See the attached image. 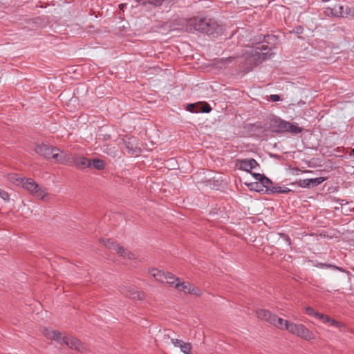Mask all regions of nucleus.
<instances>
[{"label": "nucleus", "mask_w": 354, "mask_h": 354, "mask_svg": "<svg viewBox=\"0 0 354 354\" xmlns=\"http://www.w3.org/2000/svg\"><path fill=\"white\" fill-rule=\"evenodd\" d=\"M277 40V37L274 35H263L261 42L270 44L272 46L268 47L265 44H257L256 46L246 50L242 56L244 62L243 69L248 72L262 62L271 59L274 54L270 53V50L274 48Z\"/></svg>", "instance_id": "obj_1"}, {"label": "nucleus", "mask_w": 354, "mask_h": 354, "mask_svg": "<svg viewBox=\"0 0 354 354\" xmlns=\"http://www.w3.org/2000/svg\"><path fill=\"white\" fill-rule=\"evenodd\" d=\"M186 30L198 31L215 38L222 34L223 27L214 19L196 16L187 20Z\"/></svg>", "instance_id": "obj_2"}, {"label": "nucleus", "mask_w": 354, "mask_h": 354, "mask_svg": "<svg viewBox=\"0 0 354 354\" xmlns=\"http://www.w3.org/2000/svg\"><path fill=\"white\" fill-rule=\"evenodd\" d=\"M306 312L308 315L313 316L320 319L323 323L328 324L329 325L338 328L340 330H342V328H344L345 327L343 323L339 322L335 319H333V318L330 317L326 315L316 312L315 309L310 306H308L306 308Z\"/></svg>", "instance_id": "obj_3"}, {"label": "nucleus", "mask_w": 354, "mask_h": 354, "mask_svg": "<svg viewBox=\"0 0 354 354\" xmlns=\"http://www.w3.org/2000/svg\"><path fill=\"white\" fill-rule=\"evenodd\" d=\"M268 125L270 131L277 133H284L286 120L276 115H272L269 119Z\"/></svg>", "instance_id": "obj_4"}, {"label": "nucleus", "mask_w": 354, "mask_h": 354, "mask_svg": "<svg viewBox=\"0 0 354 354\" xmlns=\"http://www.w3.org/2000/svg\"><path fill=\"white\" fill-rule=\"evenodd\" d=\"M153 277L157 280L162 283L166 282L170 286H174L177 282L180 281V279L176 277L174 274L170 272H157L153 274Z\"/></svg>", "instance_id": "obj_5"}, {"label": "nucleus", "mask_w": 354, "mask_h": 354, "mask_svg": "<svg viewBox=\"0 0 354 354\" xmlns=\"http://www.w3.org/2000/svg\"><path fill=\"white\" fill-rule=\"evenodd\" d=\"M187 110L192 113H209L212 111L210 105L204 102L188 104Z\"/></svg>", "instance_id": "obj_6"}, {"label": "nucleus", "mask_w": 354, "mask_h": 354, "mask_svg": "<svg viewBox=\"0 0 354 354\" xmlns=\"http://www.w3.org/2000/svg\"><path fill=\"white\" fill-rule=\"evenodd\" d=\"M53 153L51 158L54 159L57 162L64 165H70L71 153H66L59 149L54 147Z\"/></svg>", "instance_id": "obj_7"}, {"label": "nucleus", "mask_w": 354, "mask_h": 354, "mask_svg": "<svg viewBox=\"0 0 354 354\" xmlns=\"http://www.w3.org/2000/svg\"><path fill=\"white\" fill-rule=\"evenodd\" d=\"M61 344H66L70 348L74 349L79 352H82L85 349L82 343L79 339L73 337H63Z\"/></svg>", "instance_id": "obj_8"}, {"label": "nucleus", "mask_w": 354, "mask_h": 354, "mask_svg": "<svg viewBox=\"0 0 354 354\" xmlns=\"http://www.w3.org/2000/svg\"><path fill=\"white\" fill-rule=\"evenodd\" d=\"M136 138L135 137L126 136L123 139L122 145L131 154H137L140 151V149L137 147Z\"/></svg>", "instance_id": "obj_9"}, {"label": "nucleus", "mask_w": 354, "mask_h": 354, "mask_svg": "<svg viewBox=\"0 0 354 354\" xmlns=\"http://www.w3.org/2000/svg\"><path fill=\"white\" fill-rule=\"evenodd\" d=\"M53 150L54 147L44 143L37 145L35 148V151L37 154L48 159L51 158L52 154L54 152Z\"/></svg>", "instance_id": "obj_10"}, {"label": "nucleus", "mask_w": 354, "mask_h": 354, "mask_svg": "<svg viewBox=\"0 0 354 354\" xmlns=\"http://www.w3.org/2000/svg\"><path fill=\"white\" fill-rule=\"evenodd\" d=\"M75 165L82 168L91 167L90 159L77 155H71L70 165Z\"/></svg>", "instance_id": "obj_11"}, {"label": "nucleus", "mask_w": 354, "mask_h": 354, "mask_svg": "<svg viewBox=\"0 0 354 354\" xmlns=\"http://www.w3.org/2000/svg\"><path fill=\"white\" fill-rule=\"evenodd\" d=\"M303 131H304V128L299 127L297 123L286 121V127L284 129V133H290L293 135H297L299 133H301Z\"/></svg>", "instance_id": "obj_12"}, {"label": "nucleus", "mask_w": 354, "mask_h": 354, "mask_svg": "<svg viewBox=\"0 0 354 354\" xmlns=\"http://www.w3.org/2000/svg\"><path fill=\"white\" fill-rule=\"evenodd\" d=\"M257 316L271 324L274 321V315L264 309H259L256 311Z\"/></svg>", "instance_id": "obj_13"}, {"label": "nucleus", "mask_w": 354, "mask_h": 354, "mask_svg": "<svg viewBox=\"0 0 354 354\" xmlns=\"http://www.w3.org/2000/svg\"><path fill=\"white\" fill-rule=\"evenodd\" d=\"M44 335L48 339L55 340L59 344L62 343L63 337H62V333L57 330L46 328L44 330Z\"/></svg>", "instance_id": "obj_14"}, {"label": "nucleus", "mask_w": 354, "mask_h": 354, "mask_svg": "<svg viewBox=\"0 0 354 354\" xmlns=\"http://www.w3.org/2000/svg\"><path fill=\"white\" fill-rule=\"evenodd\" d=\"M348 9V6H346L345 8L342 5L335 6L333 8L330 9V13L335 17H346L348 14L347 12Z\"/></svg>", "instance_id": "obj_15"}, {"label": "nucleus", "mask_w": 354, "mask_h": 354, "mask_svg": "<svg viewBox=\"0 0 354 354\" xmlns=\"http://www.w3.org/2000/svg\"><path fill=\"white\" fill-rule=\"evenodd\" d=\"M298 327L299 328L295 335L306 340H310L314 338L313 333L303 324H299Z\"/></svg>", "instance_id": "obj_16"}, {"label": "nucleus", "mask_w": 354, "mask_h": 354, "mask_svg": "<svg viewBox=\"0 0 354 354\" xmlns=\"http://www.w3.org/2000/svg\"><path fill=\"white\" fill-rule=\"evenodd\" d=\"M236 165L243 171L246 172H251V162L250 159H237Z\"/></svg>", "instance_id": "obj_17"}, {"label": "nucleus", "mask_w": 354, "mask_h": 354, "mask_svg": "<svg viewBox=\"0 0 354 354\" xmlns=\"http://www.w3.org/2000/svg\"><path fill=\"white\" fill-rule=\"evenodd\" d=\"M116 249L115 251L117 253L124 258H128L129 259H133L136 258L135 254L129 251H128L127 249L123 248L122 246H120V245H115Z\"/></svg>", "instance_id": "obj_18"}, {"label": "nucleus", "mask_w": 354, "mask_h": 354, "mask_svg": "<svg viewBox=\"0 0 354 354\" xmlns=\"http://www.w3.org/2000/svg\"><path fill=\"white\" fill-rule=\"evenodd\" d=\"M23 187L32 194L38 188V184L31 178H28L23 183Z\"/></svg>", "instance_id": "obj_19"}, {"label": "nucleus", "mask_w": 354, "mask_h": 354, "mask_svg": "<svg viewBox=\"0 0 354 354\" xmlns=\"http://www.w3.org/2000/svg\"><path fill=\"white\" fill-rule=\"evenodd\" d=\"M91 167H94L96 169H103L106 165L105 162L101 159L93 158L90 159Z\"/></svg>", "instance_id": "obj_20"}, {"label": "nucleus", "mask_w": 354, "mask_h": 354, "mask_svg": "<svg viewBox=\"0 0 354 354\" xmlns=\"http://www.w3.org/2000/svg\"><path fill=\"white\" fill-rule=\"evenodd\" d=\"M192 285L189 283L181 282L180 280L175 285V288L179 291L189 293Z\"/></svg>", "instance_id": "obj_21"}, {"label": "nucleus", "mask_w": 354, "mask_h": 354, "mask_svg": "<svg viewBox=\"0 0 354 354\" xmlns=\"http://www.w3.org/2000/svg\"><path fill=\"white\" fill-rule=\"evenodd\" d=\"M247 186L251 191H255L257 192L266 194L265 189L262 187L260 182L250 183L248 184Z\"/></svg>", "instance_id": "obj_22"}, {"label": "nucleus", "mask_w": 354, "mask_h": 354, "mask_svg": "<svg viewBox=\"0 0 354 354\" xmlns=\"http://www.w3.org/2000/svg\"><path fill=\"white\" fill-rule=\"evenodd\" d=\"M285 325V329L289 331L290 333L292 334H295L297 329H298V325L292 322H290L288 321H286L284 323Z\"/></svg>", "instance_id": "obj_23"}, {"label": "nucleus", "mask_w": 354, "mask_h": 354, "mask_svg": "<svg viewBox=\"0 0 354 354\" xmlns=\"http://www.w3.org/2000/svg\"><path fill=\"white\" fill-rule=\"evenodd\" d=\"M260 183L264 189H269L274 185L273 182L265 175L261 178Z\"/></svg>", "instance_id": "obj_24"}, {"label": "nucleus", "mask_w": 354, "mask_h": 354, "mask_svg": "<svg viewBox=\"0 0 354 354\" xmlns=\"http://www.w3.org/2000/svg\"><path fill=\"white\" fill-rule=\"evenodd\" d=\"M286 321V320H284L281 317H278L276 315H274V321H273L271 324L279 329H285L284 323Z\"/></svg>", "instance_id": "obj_25"}, {"label": "nucleus", "mask_w": 354, "mask_h": 354, "mask_svg": "<svg viewBox=\"0 0 354 354\" xmlns=\"http://www.w3.org/2000/svg\"><path fill=\"white\" fill-rule=\"evenodd\" d=\"M100 241L102 243H104V245L109 248V249H113L114 250H115L116 249V247L115 245H118L119 244L117 243L116 242H115L113 239H101Z\"/></svg>", "instance_id": "obj_26"}, {"label": "nucleus", "mask_w": 354, "mask_h": 354, "mask_svg": "<svg viewBox=\"0 0 354 354\" xmlns=\"http://www.w3.org/2000/svg\"><path fill=\"white\" fill-rule=\"evenodd\" d=\"M179 348H180V351L185 353V354H193L192 351V344L189 342H181V344L180 345Z\"/></svg>", "instance_id": "obj_27"}, {"label": "nucleus", "mask_w": 354, "mask_h": 354, "mask_svg": "<svg viewBox=\"0 0 354 354\" xmlns=\"http://www.w3.org/2000/svg\"><path fill=\"white\" fill-rule=\"evenodd\" d=\"M324 180H325V178L323 177H319V178H309L308 181L310 183V188H313V187L318 186L319 185L322 183L324 181Z\"/></svg>", "instance_id": "obj_28"}, {"label": "nucleus", "mask_w": 354, "mask_h": 354, "mask_svg": "<svg viewBox=\"0 0 354 354\" xmlns=\"http://www.w3.org/2000/svg\"><path fill=\"white\" fill-rule=\"evenodd\" d=\"M32 194L42 200H44L45 196H47V194L45 192V189L39 186L38 188L35 190Z\"/></svg>", "instance_id": "obj_29"}, {"label": "nucleus", "mask_w": 354, "mask_h": 354, "mask_svg": "<svg viewBox=\"0 0 354 354\" xmlns=\"http://www.w3.org/2000/svg\"><path fill=\"white\" fill-rule=\"evenodd\" d=\"M290 185H297L298 186L304 188H310V183L308 179L299 180L295 182L291 183Z\"/></svg>", "instance_id": "obj_30"}, {"label": "nucleus", "mask_w": 354, "mask_h": 354, "mask_svg": "<svg viewBox=\"0 0 354 354\" xmlns=\"http://www.w3.org/2000/svg\"><path fill=\"white\" fill-rule=\"evenodd\" d=\"M282 187L279 186H274L272 185L270 189H265V193L267 194H281Z\"/></svg>", "instance_id": "obj_31"}, {"label": "nucleus", "mask_w": 354, "mask_h": 354, "mask_svg": "<svg viewBox=\"0 0 354 354\" xmlns=\"http://www.w3.org/2000/svg\"><path fill=\"white\" fill-rule=\"evenodd\" d=\"M145 293L143 292L135 291L130 294V298L134 300H141L144 299Z\"/></svg>", "instance_id": "obj_32"}, {"label": "nucleus", "mask_w": 354, "mask_h": 354, "mask_svg": "<svg viewBox=\"0 0 354 354\" xmlns=\"http://www.w3.org/2000/svg\"><path fill=\"white\" fill-rule=\"evenodd\" d=\"M320 267L321 268H331V269H333V270H339V271H341V272H344V269L342 268H340V267H338V266H336L332 265V264L320 263Z\"/></svg>", "instance_id": "obj_33"}, {"label": "nucleus", "mask_w": 354, "mask_h": 354, "mask_svg": "<svg viewBox=\"0 0 354 354\" xmlns=\"http://www.w3.org/2000/svg\"><path fill=\"white\" fill-rule=\"evenodd\" d=\"M131 286H126V285H121L119 287V290L121 292L122 294L127 296V295H129V292L131 290Z\"/></svg>", "instance_id": "obj_34"}, {"label": "nucleus", "mask_w": 354, "mask_h": 354, "mask_svg": "<svg viewBox=\"0 0 354 354\" xmlns=\"http://www.w3.org/2000/svg\"><path fill=\"white\" fill-rule=\"evenodd\" d=\"M0 197L5 201V202H8L9 200H10V195L9 194L3 190V189H0Z\"/></svg>", "instance_id": "obj_35"}, {"label": "nucleus", "mask_w": 354, "mask_h": 354, "mask_svg": "<svg viewBox=\"0 0 354 354\" xmlns=\"http://www.w3.org/2000/svg\"><path fill=\"white\" fill-rule=\"evenodd\" d=\"M189 294L200 296L201 295V290L198 288L194 287L192 285Z\"/></svg>", "instance_id": "obj_36"}, {"label": "nucleus", "mask_w": 354, "mask_h": 354, "mask_svg": "<svg viewBox=\"0 0 354 354\" xmlns=\"http://www.w3.org/2000/svg\"><path fill=\"white\" fill-rule=\"evenodd\" d=\"M150 4H153L156 6H160L162 5L165 0H147Z\"/></svg>", "instance_id": "obj_37"}, {"label": "nucleus", "mask_w": 354, "mask_h": 354, "mask_svg": "<svg viewBox=\"0 0 354 354\" xmlns=\"http://www.w3.org/2000/svg\"><path fill=\"white\" fill-rule=\"evenodd\" d=\"M252 176L255 178V180H257V182H260L264 174H261L259 173H255V172H250Z\"/></svg>", "instance_id": "obj_38"}, {"label": "nucleus", "mask_w": 354, "mask_h": 354, "mask_svg": "<svg viewBox=\"0 0 354 354\" xmlns=\"http://www.w3.org/2000/svg\"><path fill=\"white\" fill-rule=\"evenodd\" d=\"M171 343L176 347H179L181 344V342H183V340H180L175 338H171Z\"/></svg>", "instance_id": "obj_39"}, {"label": "nucleus", "mask_w": 354, "mask_h": 354, "mask_svg": "<svg viewBox=\"0 0 354 354\" xmlns=\"http://www.w3.org/2000/svg\"><path fill=\"white\" fill-rule=\"evenodd\" d=\"M251 162V168L252 169H256L257 167H259V164L254 160V158H250Z\"/></svg>", "instance_id": "obj_40"}, {"label": "nucleus", "mask_w": 354, "mask_h": 354, "mask_svg": "<svg viewBox=\"0 0 354 354\" xmlns=\"http://www.w3.org/2000/svg\"><path fill=\"white\" fill-rule=\"evenodd\" d=\"M270 99L272 102H278V101L281 100V97L279 95L273 94V95H270Z\"/></svg>", "instance_id": "obj_41"}, {"label": "nucleus", "mask_w": 354, "mask_h": 354, "mask_svg": "<svg viewBox=\"0 0 354 354\" xmlns=\"http://www.w3.org/2000/svg\"><path fill=\"white\" fill-rule=\"evenodd\" d=\"M9 180L10 181H12V183H15V182H18V181H20V183H22L24 181L23 179H21V178L19 179L16 176H9Z\"/></svg>", "instance_id": "obj_42"}, {"label": "nucleus", "mask_w": 354, "mask_h": 354, "mask_svg": "<svg viewBox=\"0 0 354 354\" xmlns=\"http://www.w3.org/2000/svg\"><path fill=\"white\" fill-rule=\"evenodd\" d=\"M300 172H312L311 171H301L300 169L298 168H293L292 174L294 175H299Z\"/></svg>", "instance_id": "obj_43"}, {"label": "nucleus", "mask_w": 354, "mask_h": 354, "mask_svg": "<svg viewBox=\"0 0 354 354\" xmlns=\"http://www.w3.org/2000/svg\"><path fill=\"white\" fill-rule=\"evenodd\" d=\"M281 236L284 239V241H286L287 244L288 245H290L291 240H290V237L287 234H281Z\"/></svg>", "instance_id": "obj_44"}, {"label": "nucleus", "mask_w": 354, "mask_h": 354, "mask_svg": "<svg viewBox=\"0 0 354 354\" xmlns=\"http://www.w3.org/2000/svg\"><path fill=\"white\" fill-rule=\"evenodd\" d=\"M304 28L301 26H298L295 28V32L297 34H301L303 33Z\"/></svg>", "instance_id": "obj_45"}, {"label": "nucleus", "mask_w": 354, "mask_h": 354, "mask_svg": "<svg viewBox=\"0 0 354 354\" xmlns=\"http://www.w3.org/2000/svg\"><path fill=\"white\" fill-rule=\"evenodd\" d=\"M149 272L153 277V274L157 273V272H162V271L159 270H158L156 268H151V269L149 270Z\"/></svg>", "instance_id": "obj_46"}, {"label": "nucleus", "mask_w": 354, "mask_h": 354, "mask_svg": "<svg viewBox=\"0 0 354 354\" xmlns=\"http://www.w3.org/2000/svg\"><path fill=\"white\" fill-rule=\"evenodd\" d=\"M170 333H171V331L169 330H165V333L164 335L165 338L171 339V337Z\"/></svg>", "instance_id": "obj_47"}, {"label": "nucleus", "mask_w": 354, "mask_h": 354, "mask_svg": "<svg viewBox=\"0 0 354 354\" xmlns=\"http://www.w3.org/2000/svg\"><path fill=\"white\" fill-rule=\"evenodd\" d=\"M291 192V189H288V188H282V190H281V194H288L289 192Z\"/></svg>", "instance_id": "obj_48"}, {"label": "nucleus", "mask_w": 354, "mask_h": 354, "mask_svg": "<svg viewBox=\"0 0 354 354\" xmlns=\"http://www.w3.org/2000/svg\"><path fill=\"white\" fill-rule=\"evenodd\" d=\"M135 291H136V290H134V288L131 287V290L129 291V294H132V292H135ZM126 297H129V298H130V295H127V296H126Z\"/></svg>", "instance_id": "obj_49"}, {"label": "nucleus", "mask_w": 354, "mask_h": 354, "mask_svg": "<svg viewBox=\"0 0 354 354\" xmlns=\"http://www.w3.org/2000/svg\"><path fill=\"white\" fill-rule=\"evenodd\" d=\"M127 6L126 3H121L119 5L120 9H123Z\"/></svg>", "instance_id": "obj_50"}, {"label": "nucleus", "mask_w": 354, "mask_h": 354, "mask_svg": "<svg viewBox=\"0 0 354 354\" xmlns=\"http://www.w3.org/2000/svg\"><path fill=\"white\" fill-rule=\"evenodd\" d=\"M349 156L354 157V148L351 149Z\"/></svg>", "instance_id": "obj_51"}, {"label": "nucleus", "mask_w": 354, "mask_h": 354, "mask_svg": "<svg viewBox=\"0 0 354 354\" xmlns=\"http://www.w3.org/2000/svg\"><path fill=\"white\" fill-rule=\"evenodd\" d=\"M136 1H137L138 3H141L142 2V0H135Z\"/></svg>", "instance_id": "obj_52"}]
</instances>
